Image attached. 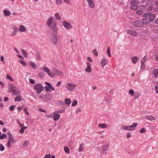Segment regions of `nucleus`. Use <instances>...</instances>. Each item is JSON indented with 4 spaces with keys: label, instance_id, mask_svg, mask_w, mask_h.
<instances>
[{
    "label": "nucleus",
    "instance_id": "obj_13",
    "mask_svg": "<svg viewBox=\"0 0 158 158\" xmlns=\"http://www.w3.org/2000/svg\"><path fill=\"white\" fill-rule=\"evenodd\" d=\"M109 145L107 144H105L103 146V148L102 149V150L103 152H105L107 151L108 150V148L109 147Z\"/></svg>",
    "mask_w": 158,
    "mask_h": 158
},
{
    "label": "nucleus",
    "instance_id": "obj_52",
    "mask_svg": "<svg viewBox=\"0 0 158 158\" xmlns=\"http://www.w3.org/2000/svg\"><path fill=\"white\" fill-rule=\"evenodd\" d=\"M153 3V2L152 1H149L146 3V4L148 6H150L152 5Z\"/></svg>",
    "mask_w": 158,
    "mask_h": 158
},
{
    "label": "nucleus",
    "instance_id": "obj_21",
    "mask_svg": "<svg viewBox=\"0 0 158 158\" xmlns=\"http://www.w3.org/2000/svg\"><path fill=\"white\" fill-rule=\"evenodd\" d=\"M122 128L124 130H126L132 131V129H130L129 126L123 125L122 126Z\"/></svg>",
    "mask_w": 158,
    "mask_h": 158
},
{
    "label": "nucleus",
    "instance_id": "obj_44",
    "mask_svg": "<svg viewBox=\"0 0 158 158\" xmlns=\"http://www.w3.org/2000/svg\"><path fill=\"white\" fill-rule=\"evenodd\" d=\"M36 59L38 60H40L41 59V57L40 56V55L39 54L38 52H36Z\"/></svg>",
    "mask_w": 158,
    "mask_h": 158
},
{
    "label": "nucleus",
    "instance_id": "obj_4",
    "mask_svg": "<svg viewBox=\"0 0 158 158\" xmlns=\"http://www.w3.org/2000/svg\"><path fill=\"white\" fill-rule=\"evenodd\" d=\"M34 89L36 91V93L38 94H40L44 90V87L41 83H38L35 84L34 86Z\"/></svg>",
    "mask_w": 158,
    "mask_h": 158
},
{
    "label": "nucleus",
    "instance_id": "obj_29",
    "mask_svg": "<svg viewBox=\"0 0 158 158\" xmlns=\"http://www.w3.org/2000/svg\"><path fill=\"white\" fill-rule=\"evenodd\" d=\"M27 127H23L21 128V129L19 130L20 133L21 134H23L24 133L25 129H27Z\"/></svg>",
    "mask_w": 158,
    "mask_h": 158
},
{
    "label": "nucleus",
    "instance_id": "obj_46",
    "mask_svg": "<svg viewBox=\"0 0 158 158\" xmlns=\"http://www.w3.org/2000/svg\"><path fill=\"white\" fill-rule=\"evenodd\" d=\"M16 107L15 105H11L9 107V109L11 111H13Z\"/></svg>",
    "mask_w": 158,
    "mask_h": 158
},
{
    "label": "nucleus",
    "instance_id": "obj_54",
    "mask_svg": "<svg viewBox=\"0 0 158 158\" xmlns=\"http://www.w3.org/2000/svg\"><path fill=\"white\" fill-rule=\"evenodd\" d=\"M146 131V130L144 128H142L139 131L141 133H144Z\"/></svg>",
    "mask_w": 158,
    "mask_h": 158
},
{
    "label": "nucleus",
    "instance_id": "obj_60",
    "mask_svg": "<svg viewBox=\"0 0 158 158\" xmlns=\"http://www.w3.org/2000/svg\"><path fill=\"white\" fill-rule=\"evenodd\" d=\"M134 128H135L137 125V123H134L132 125H131Z\"/></svg>",
    "mask_w": 158,
    "mask_h": 158
},
{
    "label": "nucleus",
    "instance_id": "obj_38",
    "mask_svg": "<svg viewBox=\"0 0 158 158\" xmlns=\"http://www.w3.org/2000/svg\"><path fill=\"white\" fill-rule=\"evenodd\" d=\"M55 16L56 19L58 20H60V16L58 13H56L55 14Z\"/></svg>",
    "mask_w": 158,
    "mask_h": 158
},
{
    "label": "nucleus",
    "instance_id": "obj_63",
    "mask_svg": "<svg viewBox=\"0 0 158 158\" xmlns=\"http://www.w3.org/2000/svg\"><path fill=\"white\" fill-rule=\"evenodd\" d=\"M153 9V7L152 6H150L147 9V11H151Z\"/></svg>",
    "mask_w": 158,
    "mask_h": 158
},
{
    "label": "nucleus",
    "instance_id": "obj_28",
    "mask_svg": "<svg viewBox=\"0 0 158 158\" xmlns=\"http://www.w3.org/2000/svg\"><path fill=\"white\" fill-rule=\"evenodd\" d=\"M65 102L66 104L69 106L71 103V101L69 98H66L65 99Z\"/></svg>",
    "mask_w": 158,
    "mask_h": 158
},
{
    "label": "nucleus",
    "instance_id": "obj_12",
    "mask_svg": "<svg viewBox=\"0 0 158 158\" xmlns=\"http://www.w3.org/2000/svg\"><path fill=\"white\" fill-rule=\"evenodd\" d=\"M150 21L148 17L144 18L142 20V24L144 25H147L148 24Z\"/></svg>",
    "mask_w": 158,
    "mask_h": 158
},
{
    "label": "nucleus",
    "instance_id": "obj_58",
    "mask_svg": "<svg viewBox=\"0 0 158 158\" xmlns=\"http://www.w3.org/2000/svg\"><path fill=\"white\" fill-rule=\"evenodd\" d=\"M28 141H25L23 143V145L24 146L27 147L29 144Z\"/></svg>",
    "mask_w": 158,
    "mask_h": 158
},
{
    "label": "nucleus",
    "instance_id": "obj_35",
    "mask_svg": "<svg viewBox=\"0 0 158 158\" xmlns=\"http://www.w3.org/2000/svg\"><path fill=\"white\" fill-rule=\"evenodd\" d=\"M107 126L106 124L105 123H101L99 124V127L102 128H106Z\"/></svg>",
    "mask_w": 158,
    "mask_h": 158
},
{
    "label": "nucleus",
    "instance_id": "obj_33",
    "mask_svg": "<svg viewBox=\"0 0 158 158\" xmlns=\"http://www.w3.org/2000/svg\"><path fill=\"white\" fill-rule=\"evenodd\" d=\"M17 96L15 98V101L18 102H20L22 100V98H21V97L19 96Z\"/></svg>",
    "mask_w": 158,
    "mask_h": 158
},
{
    "label": "nucleus",
    "instance_id": "obj_42",
    "mask_svg": "<svg viewBox=\"0 0 158 158\" xmlns=\"http://www.w3.org/2000/svg\"><path fill=\"white\" fill-rule=\"evenodd\" d=\"M77 101L76 100L74 99L73 100V102L72 103V106H74L76 105H77Z\"/></svg>",
    "mask_w": 158,
    "mask_h": 158
},
{
    "label": "nucleus",
    "instance_id": "obj_9",
    "mask_svg": "<svg viewBox=\"0 0 158 158\" xmlns=\"http://www.w3.org/2000/svg\"><path fill=\"white\" fill-rule=\"evenodd\" d=\"M63 25L67 29H70L72 27L71 24L66 21H64L63 22Z\"/></svg>",
    "mask_w": 158,
    "mask_h": 158
},
{
    "label": "nucleus",
    "instance_id": "obj_61",
    "mask_svg": "<svg viewBox=\"0 0 158 158\" xmlns=\"http://www.w3.org/2000/svg\"><path fill=\"white\" fill-rule=\"evenodd\" d=\"M24 111L25 112L26 114L27 115H29V113L27 111V108H24Z\"/></svg>",
    "mask_w": 158,
    "mask_h": 158
},
{
    "label": "nucleus",
    "instance_id": "obj_34",
    "mask_svg": "<svg viewBox=\"0 0 158 158\" xmlns=\"http://www.w3.org/2000/svg\"><path fill=\"white\" fill-rule=\"evenodd\" d=\"M21 51L22 53L24 54L25 57H27L28 56V55L24 50L22 49H21Z\"/></svg>",
    "mask_w": 158,
    "mask_h": 158
},
{
    "label": "nucleus",
    "instance_id": "obj_6",
    "mask_svg": "<svg viewBox=\"0 0 158 158\" xmlns=\"http://www.w3.org/2000/svg\"><path fill=\"white\" fill-rule=\"evenodd\" d=\"M42 70L46 73L50 77H54V74L52 73L50 70L47 67H44L43 68Z\"/></svg>",
    "mask_w": 158,
    "mask_h": 158
},
{
    "label": "nucleus",
    "instance_id": "obj_30",
    "mask_svg": "<svg viewBox=\"0 0 158 158\" xmlns=\"http://www.w3.org/2000/svg\"><path fill=\"white\" fill-rule=\"evenodd\" d=\"M84 144H81L80 145L79 148V151L80 152H82L83 151L84 149Z\"/></svg>",
    "mask_w": 158,
    "mask_h": 158
},
{
    "label": "nucleus",
    "instance_id": "obj_10",
    "mask_svg": "<svg viewBox=\"0 0 158 158\" xmlns=\"http://www.w3.org/2000/svg\"><path fill=\"white\" fill-rule=\"evenodd\" d=\"M52 71L54 73L53 74H54V76L55 75L59 76L62 75V73L56 69H53Z\"/></svg>",
    "mask_w": 158,
    "mask_h": 158
},
{
    "label": "nucleus",
    "instance_id": "obj_59",
    "mask_svg": "<svg viewBox=\"0 0 158 158\" xmlns=\"http://www.w3.org/2000/svg\"><path fill=\"white\" fill-rule=\"evenodd\" d=\"M51 155L50 154H46L44 157V158H51Z\"/></svg>",
    "mask_w": 158,
    "mask_h": 158
},
{
    "label": "nucleus",
    "instance_id": "obj_17",
    "mask_svg": "<svg viewBox=\"0 0 158 158\" xmlns=\"http://www.w3.org/2000/svg\"><path fill=\"white\" fill-rule=\"evenodd\" d=\"M127 32L128 34L134 36H135L137 35V32L134 30H128Z\"/></svg>",
    "mask_w": 158,
    "mask_h": 158
},
{
    "label": "nucleus",
    "instance_id": "obj_18",
    "mask_svg": "<svg viewBox=\"0 0 158 158\" xmlns=\"http://www.w3.org/2000/svg\"><path fill=\"white\" fill-rule=\"evenodd\" d=\"M53 118L54 121H57L60 118V115L59 114H54Z\"/></svg>",
    "mask_w": 158,
    "mask_h": 158
},
{
    "label": "nucleus",
    "instance_id": "obj_47",
    "mask_svg": "<svg viewBox=\"0 0 158 158\" xmlns=\"http://www.w3.org/2000/svg\"><path fill=\"white\" fill-rule=\"evenodd\" d=\"M11 143H12L13 144H14L16 142V141L15 140V139L13 138H10V139H9Z\"/></svg>",
    "mask_w": 158,
    "mask_h": 158
},
{
    "label": "nucleus",
    "instance_id": "obj_3",
    "mask_svg": "<svg viewBox=\"0 0 158 158\" xmlns=\"http://www.w3.org/2000/svg\"><path fill=\"white\" fill-rule=\"evenodd\" d=\"M57 33H57L53 32L50 34V39L53 44H56L57 43L59 37L56 34Z\"/></svg>",
    "mask_w": 158,
    "mask_h": 158
},
{
    "label": "nucleus",
    "instance_id": "obj_25",
    "mask_svg": "<svg viewBox=\"0 0 158 158\" xmlns=\"http://www.w3.org/2000/svg\"><path fill=\"white\" fill-rule=\"evenodd\" d=\"M3 13L4 14L5 16H9L10 15V12L9 11L7 10H4L3 11Z\"/></svg>",
    "mask_w": 158,
    "mask_h": 158
},
{
    "label": "nucleus",
    "instance_id": "obj_51",
    "mask_svg": "<svg viewBox=\"0 0 158 158\" xmlns=\"http://www.w3.org/2000/svg\"><path fill=\"white\" fill-rule=\"evenodd\" d=\"M137 13L138 14L141 15L143 13V11L142 10H138L137 11Z\"/></svg>",
    "mask_w": 158,
    "mask_h": 158
},
{
    "label": "nucleus",
    "instance_id": "obj_37",
    "mask_svg": "<svg viewBox=\"0 0 158 158\" xmlns=\"http://www.w3.org/2000/svg\"><path fill=\"white\" fill-rule=\"evenodd\" d=\"M110 48L109 47H108V48H107V53L108 56L110 57H111V54L110 53Z\"/></svg>",
    "mask_w": 158,
    "mask_h": 158
},
{
    "label": "nucleus",
    "instance_id": "obj_8",
    "mask_svg": "<svg viewBox=\"0 0 158 158\" xmlns=\"http://www.w3.org/2000/svg\"><path fill=\"white\" fill-rule=\"evenodd\" d=\"M76 86V85H73V84L69 83L66 85V87L69 91H73Z\"/></svg>",
    "mask_w": 158,
    "mask_h": 158
},
{
    "label": "nucleus",
    "instance_id": "obj_22",
    "mask_svg": "<svg viewBox=\"0 0 158 158\" xmlns=\"http://www.w3.org/2000/svg\"><path fill=\"white\" fill-rule=\"evenodd\" d=\"M19 30L20 32H24L26 31V29L24 26L21 25L19 26Z\"/></svg>",
    "mask_w": 158,
    "mask_h": 158
},
{
    "label": "nucleus",
    "instance_id": "obj_55",
    "mask_svg": "<svg viewBox=\"0 0 158 158\" xmlns=\"http://www.w3.org/2000/svg\"><path fill=\"white\" fill-rule=\"evenodd\" d=\"M7 78L8 79L10 80L11 81H13V78L10 76L8 74H7Z\"/></svg>",
    "mask_w": 158,
    "mask_h": 158
},
{
    "label": "nucleus",
    "instance_id": "obj_26",
    "mask_svg": "<svg viewBox=\"0 0 158 158\" xmlns=\"http://www.w3.org/2000/svg\"><path fill=\"white\" fill-rule=\"evenodd\" d=\"M30 65L34 69H36L37 68V66L35 63L33 61H31L30 63Z\"/></svg>",
    "mask_w": 158,
    "mask_h": 158
},
{
    "label": "nucleus",
    "instance_id": "obj_36",
    "mask_svg": "<svg viewBox=\"0 0 158 158\" xmlns=\"http://www.w3.org/2000/svg\"><path fill=\"white\" fill-rule=\"evenodd\" d=\"M152 13L151 12H148L144 14L143 16L144 17H149L150 16V15Z\"/></svg>",
    "mask_w": 158,
    "mask_h": 158
},
{
    "label": "nucleus",
    "instance_id": "obj_39",
    "mask_svg": "<svg viewBox=\"0 0 158 158\" xmlns=\"http://www.w3.org/2000/svg\"><path fill=\"white\" fill-rule=\"evenodd\" d=\"M19 62L24 66H26L27 65L25 61L23 60H19Z\"/></svg>",
    "mask_w": 158,
    "mask_h": 158
},
{
    "label": "nucleus",
    "instance_id": "obj_24",
    "mask_svg": "<svg viewBox=\"0 0 158 158\" xmlns=\"http://www.w3.org/2000/svg\"><path fill=\"white\" fill-rule=\"evenodd\" d=\"M138 60L139 58L136 56H135L132 58V62L134 64H135Z\"/></svg>",
    "mask_w": 158,
    "mask_h": 158
},
{
    "label": "nucleus",
    "instance_id": "obj_57",
    "mask_svg": "<svg viewBox=\"0 0 158 158\" xmlns=\"http://www.w3.org/2000/svg\"><path fill=\"white\" fill-rule=\"evenodd\" d=\"M104 100L107 102H109L111 101V100L110 98L106 97L105 98Z\"/></svg>",
    "mask_w": 158,
    "mask_h": 158
},
{
    "label": "nucleus",
    "instance_id": "obj_53",
    "mask_svg": "<svg viewBox=\"0 0 158 158\" xmlns=\"http://www.w3.org/2000/svg\"><path fill=\"white\" fill-rule=\"evenodd\" d=\"M129 93L132 96H133L134 95V92L133 90L130 89L129 91Z\"/></svg>",
    "mask_w": 158,
    "mask_h": 158
},
{
    "label": "nucleus",
    "instance_id": "obj_7",
    "mask_svg": "<svg viewBox=\"0 0 158 158\" xmlns=\"http://www.w3.org/2000/svg\"><path fill=\"white\" fill-rule=\"evenodd\" d=\"M133 25L136 27H141L143 26V24L140 20H138L134 22Z\"/></svg>",
    "mask_w": 158,
    "mask_h": 158
},
{
    "label": "nucleus",
    "instance_id": "obj_41",
    "mask_svg": "<svg viewBox=\"0 0 158 158\" xmlns=\"http://www.w3.org/2000/svg\"><path fill=\"white\" fill-rule=\"evenodd\" d=\"M93 52L94 54L96 56H98V52L97 51L96 49H94L93 51Z\"/></svg>",
    "mask_w": 158,
    "mask_h": 158
},
{
    "label": "nucleus",
    "instance_id": "obj_64",
    "mask_svg": "<svg viewBox=\"0 0 158 158\" xmlns=\"http://www.w3.org/2000/svg\"><path fill=\"white\" fill-rule=\"evenodd\" d=\"M61 2V0H56V3L57 4L60 5Z\"/></svg>",
    "mask_w": 158,
    "mask_h": 158
},
{
    "label": "nucleus",
    "instance_id": "obj_19",
    "mask_svg": "<svg viewBox=\"0 0 158 158\" xmlns=\"http://www.w3.org/2000/svg\"><path fill=\"white\" fill-rule=\"evenodd\" d=\"M148 18L150 22H152L155 19V15L154 14L151 15Z\"/></svg>",
    "mask_w": 158,
    "mask_h": 158
},
{
    "label": "nucleus",
    "instance_id": "obj_20",
    "mask_svg": "<svg viewBox=\"0 0 158 158\" xmlns=\"http://www.w3.org/2000/svg\"><path fill=\"white\" fill-rule=\"evenodd\" d=\"M146 118L148 120L152 121L155 120L156 118L152 115H150L147 116Z\"/></svg>",
    "mask_w": 158,
    "mask_h": 158
},
{
    "label": "nucleus",
    "instance_id": "obj_15",
    "mask_svg": "<svg viewBox=\"0 0 158 158\" xmlns=\"http://www.w3.org/2000/svg\"><path fill=\"white\" fill-rule=\"evenodd\" d=\"M87 2L89 6L91 8L94 7V5L93 2V0H87Z\"/></svg>",
    "mask_w": 158,
    "mask_h": 158
},
{
    "label": "nucleus",
    "instance_id": "obj_49",
    "mask_svg": "<svg viewBox=\"0 0 158 158\" xmlns=\"http://www.w3.org/2000/svg\"><path fill=\"white\" fill-rule=\"evenodd\" d=\"M5 149V147L2 144H0V150L1 151H4Z\"/></svg>",
    "mask_w": 158,
    "mask_h": 158
},
{
    "label": "nucleus",
    "instance_id": "obj_56",
    "mask_svg": "<svg viewBox=\"0 0 158 158\" xmlns=\"http://www.w3.org/2000/svg\"><path fill=\"white\" fill-rule=\"evenodd\" d=\"M29 81L30 83L32 84H34L35 83V81L33 79H29Z\"/></svg>",
    "mask_w": 158,
    "mask_h": 158
},
{
    "label": "nucleus",
    "instance_id": "obj_27",
    "mask_svg": "<svg viewBox=\"0 0 158 158\" xmlns=\"http://www.w3.org/2000/svg\"><path fill=\"white\" fill-rule=\"evenodd\" d=\"M18 30V28L17 27H14L13 31V33L11 35V36L15 35H16V32Z\"/></svg>",
    "mask_w": 158,
    "mask_h": 158
},
{
    "label": "nucleus",
    "instance_id": "obj_2",
    "mask_svg": "<svg viewBox=\"0 0 158 158\" xmlns=\"http://www.w3.org/2000/svg\"><path fill=\"white\" fill-rule=\"evenodd\" d=\"M9 89L10 92L16 96H19L20 95V92L16 87L10 84L9 87Z\"/></svg>",
    "mask_w": 158,
    "mask_h": 158
},
{
    "label": "nucleus",
    "instance_id": "obj_1",
    "mask_svg": "<svg viewBox=\"0 0 158 158\" xmlns=\"http://www.w3.org/2000/svg\"><path fill=\"white\" fill-rule=\"evenodd\" d=\"M56 25V21L52 17H49L47 21L46 26L52 30V32L55 33H57V32Z\"/></svg>",
    "mask_w": 158,
    "mask_h": 158
},
{
    "label": "nucleus",
    "instance_id": "obj_48",
    "mask_svg": "<svg viewBox=\"0 0 158 158\" xmlns=\"http://www.w3.org/2000/svg\"><path fill=\"white\" fill-rule=\"evenodd\" d=\"M85 71L86 72L88 73H90L91 72V67H87L85 69Z\"/></svg>",
    "mask_w": 158,
    "mask_h": 158
},
{
    "label": "nucleus",
    "instance_id": "obj_5",
    "mask_svg": "<svg viewBox=\"0 0 158 158\" xmlns=\"http://www.w3.org/2000/svg\"><path fill=\"white\" fill-rule=\"evenodd\" d=\"M45 84L47 85L45 86V89L47 92H50L51 91V89L53 91H55V89L53 87L51 84L47 82H45Z\"/></svg>",
    "mask_w": 158,
    "mask_h": 158
},
{
    "label": "nucleus",
    "instance_id": "obj_50",
    "mask_svg": "<svg viewBox=\"0 0 158 158\" xmlns=\"http://www.w3.org/2000/svg\"><path fill=\"white\" fill-rule=\"evenodd\" d=\"M141 68L142 69H144L145 68V65L144 64V63L143 62V61H141Z\"/></svg>",
    "mask_w": 158,
    "mask_h": 158
},
{
    "label": "nucleus",
    "instance_id": "obj_14",
    "mask_svg": "<svg viewBox=\"0 0 158 158\" xmlns=\"http://www.w3.org/2000/svg\"><path fill=\"white\" fill-rule=\"evenodd\" d=\"M44 100H43L44 101H46L48 100H50L51 98L50 94L48 93H46L44 95Z\"/></svg>",
    "mask_w": 158,
    "mask_h": 158
},
{
    "label": "nucleus",
    "instance_id": "obj_23",
    "mask_svg": "<svg viewBox=\"0 0 158 158\" xmlns=\"http://www.w3.org/2000/svg\"><path fill=\"white\" fill-rule=\"evenodd\" d=\"M153 74L155 75V77L157 78L158 77V69H154L153 71Z\"/></svg>",
    "mask_w": 158,
    "mask_h": 158
},
{
    "label": "nucleus",
    "instance_id": "obj_31",
    "mask_svg": "<svg viewBox=\"0 0 158 158\" xmlns=\"http://www.w3.org/2000/svg\"><path fill=\"white\" fill-rule=\"evenodd\" d=\"M130 8L131 9L133 10H136L138 8V6L137 5H131Z\"/></svg>",
    "mask_w": 158,
    "mask_h": 158
},
{
    "label": "nucleus",
    "instance_id": "obj_43",
    "mask_svg": "<svg viewBox=\"0 0 158 158\" xmlns=\"http://www.w3.org/2000/svg\"><path fill=\"white\" fill-rule=\"evenodd\" d=\"M6 137V135L5 134H3L0 136V139H2Z\"/></svg>",
    "mask_w": 158,
    "mask_h": 158
},
{
    "label": "nucleus",
    "instance_id": "obj_62",
    "mask_svg": "<svg viewBox=\"0 0 158 158\" xmlns=\"http://www.w3.org/2000/svg\"><path fill=\"white\" fill-rule=\"evenodd\" d=\"M140 8L143 9H145L146 6L145 5H141L140 6Z\"/></svg>",
    "mask_w": 158,
    "mask_h": 158
},
{
    "label": "nucleus",
    "instance_id": "obj_11",
    "mask_svg": "<svg viewBox=\"0 0 158 158\" xmlns=\"http://www.w3.org/2000/svg\"><path fill=\"white\" fill-rule=\"evenodd\" d=\"M108 63V60L105 57L103 58L100 62V65L102 67H103Z\"/></svg>",
    "mask_w": 158,
    "mask_h": 158
},
{
    "label": "nucleus",
    "instance_id": "obj_40",
    "mask_svg": "<svg viewBox=\"0 0 158 158\" xmlns=\"http://www.w3.org/2000/svg\"><path fill=\"white\" fill-rule=\"evenodd\" d=\"M11 142L9 139L7 141V146L8 148H10L11 147Z\"/></svg>",
    "mask_w": 158,
    "mask_h": 158
},
{
    "label": "nucleus",
    "instance_id": "obj_32",
    "mask_svg": "<svg viewBox=\"0 0 158 158\" xmlns=\"http://www.w3.org/2000/svg\"><path fill=\"white\" fill-rule=\"evenodd\" d=\"M64 150L66 153H69V149L68 147H64Z\"/></svg>",
    "mask_w": 158,
    "mask_h": 158
},
{
    "label": "nucleus",
    "instance_id": "obj_45",
    "mask_svg": "<svg viewBox=\"0 0 158 158\" xmlns=\"http://www.w3.org/2000/svg\"><path fill=\"white\" fill-rule=\"evenodd\" d=\"M7 134L9 135V137H8V139H10V138H13V136L12 133L10 132H8L7 133Z\"/></svg>",
    "mask_w": 158,
    "mask_h": 158
},
{
    "label": "nucleus",
    "instance_id": "obj_16",
    "mask_svg": "<svg viewBox=\"0 0 158 158\" xmlns=\"http://www.w3.org/2000/svg\"><path fill=\"white\" fill-rule=\"evenodd\" d=\"M139 0H133L132 1L130 2V5H137L139 3Z\"/></svg>",
    "mask_w": 158,
    "mask_h": 158
}]
</instances>
